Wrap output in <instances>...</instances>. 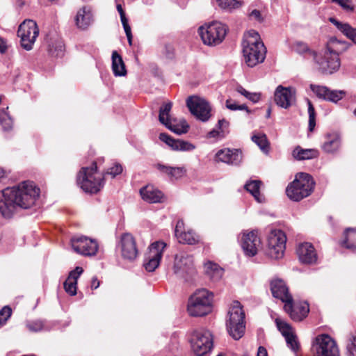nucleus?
<instances>
[{
  "label": "nucleus",
  "instance_id": "1",
  "mask_svg": "<svg viewBox=\"0 0 356 356\" xmlns=\"http://www.w3.org/2000/svg\"><path fill=\"white\" fill-rule=\"evenodd\" d=\"M40 195V189L32 181H24L17 186L0 191V213L10 218L17 207L28 209L34 205Z\"/></svg>",
  "mask_w": 356,
  "mask_h": 356
},
{
  "label": "nucleus",
  "instance_id": "2",
  "mask_svg": "<svg viewBox=\"0 0 356 356\" xmlns=\"http://www.w3.org/2000/svg\"><path fill=\"white\" fill-rule=\"evenodd\" d=\"M349 45L346 42L332 38L323 54H317L309 49L307 43L300 41L295 42L292 49L305 57H312L323 73L332 74L339 69L341 65L339 54L346 50Z\"/></svg>",
  "mask_w": 356,
  "mask_h": 356
},
{
  "label": "nucleus",
  "instance_id": "3",
  "mask_svg": "<svg viewBox=\"0 0 356 356\" xmlns=\"http://www.w3.org/2000/svg\"><path fill=\"white\" fill-rule=\"evenodd\" d=\"M213 307V293L207 289H200L189 298L187 312L191 316L200 317L210 314Z\"/></svg>",
  "mask_w": 356,
  "mask_h": 356
},
{
  "label": "nucleus",
  "instance_id": "4",
  "mask_svg": "<svg viewBox=\"0 0 356 356\" xmlns=\"http://www.w3.org/2000/svg\"><path fill=\"white\" fill-rule=\"evenodd\" d=\"M104 175L98 172L97 163L82 168L77 175L76 181L80 188L88 193H97L104 187Z\"/></svg>",
  "mask_w": 356,
  "mask_h": 356
},
{
  "label": "nucleus",
  "instance_id": "5",
  "mask_svg": "<svg viewBox=\"0 0 356 356\" xmlns=\"http://www.w3.org/2000/svg\"><path fill=\"white\" fill-rule=\"evenodd\" d=\"M266 48L260 35L254 30L246 33V65L253 67L264 61Z\"/></svg>",
  "mask_w": 356,
  "mask_h": 356
},
{
  "label": "nucleus",
  "instance_id": "6",
  "mask_svg": "<svg viewBox=\"0 0 356 356\" xmlns=\"http://www.w3.org/2000/svg\"><path fill=\"white\" fill-rule=\"evenodd\" d=\"M315 182L313 177L305 172L296 175L295 179L286 188L288 197L295 202H299L308 197L313 192Z\"/></svg>",
  "mask_w": 356,
  "mask_h": 356
},
{
  "label": "nucleus",
  "instance_id": "7",
  "mask_svg": "<svg viewBox=\"0 0 356 356\" xmlns=\"http://www.w3.org/2000/svg\"><path fill=\"white\" fill-rule=\"evenodd\" d=\"M228 30L225 24L213 21L200 26L198 33L204 44L214 47L223 42Z\"/></svg>",
  "mask_w": 356,
  "mask_h": 356
},
{
  "label": "nucleus",
  "instance_id": "8",
  "mask_svg": "<svg viewBox=\"0 0 356 356\" xmlns=\"http://www.w3.org/2000/svg\"><path fill=\"white\" fill-rule=\"evenodd\" d=\"M227 321V329L229 335L235 340L242 338L245 334V311L243 306L237 300L232 302Z\"/></svg>",
  "mask_w": 356,
  "mask_h": 356
},
{
  "label": "nucleus",
  "instance_id": "9",
  "mask_svg": "<svg viewBox=\"0 0 356 356\" xmlns=\"http://www.w3.org/2000/svg\"><path fill=\"white\" fill-rule=\"evenodd\" d=\"M191 349L197 356H204L213 348V335L207 329L194 330L190 339Z\"/></svg>",
  "mask_w": 356,
  "mask_h": 356
},
{
  "label": "nucleus",
  "instance_id": "10",
  "mask_svg": "<svg viewBox=\"0 0 356 356\" xmlns=\"http://www.w3.org/2000/svg\"><path fill=\"white\" fill-rule=\"evenodd\" d=\"M312 350L314 356H340L336 341L327 334L318 335L315 338Z\"/></svg>",
  "mask_w": 356,
  "mask_h": 356
},
{
  "label": "nucleus",
  "instance_id": "11",
  "mask_svg": "<svg viewBox=\"0 0 356 356\" xmlns=\"http://www.w3.org/2000/svg\"><path fill=\"white\" fill-rule=\"evenodd\" d=\"M267 254L272 259H279L284 255L286 236L280 229H273L268 235Z\"/></svg>",
  "mask_w": 356,
  "mask_h": 356
},
{
  "label": "nucleus",
  "instance_id": "12",
  "mask_svg": "<svg viewBox=\"0 0 356 356\" xmlns=\"http://www.w3.org/2000/svg\"><path fill=\"white\" fill-rule=\"evenodd\" d=\"M39 35V29L36 22L31 19L24 20L19 26L17 35L20 38L22 47L29 51Z\"/></svg>",
  "mask_w": 356,
  "mask_h": 356
},
{
  "label": "nucleus",
  "instance_id": "13",
  "mask_svg": "<svg viewBox=\"0 0 356 356\" xmlns=\"http://www.w3.org/2000/svg\"><path fill=\"white\" fill-rule=\"evenodd\" d=\"M172 106V102H169L165 103L160 108L159 115L160 122L165 125L168 129L179 135L187 133L189 126L185 120L177 122L176 120H172L170 118V112Z\"/></svg>",
  "mask_w": 356,
  "mask_h": 356
},
{
  "label": "nucleus",
  "instance_id": "14",
  "mask_svg": "<svg viewBox=\"0 0 356 356\" xmlns=\"http://www.w3.org/2000/svg\"><path fill=\"white\" fill-rule=\"evenodd\" d=\"M173 270L175 275L184 279L193 275L195 269L193 256L186 252L177 254L175 258Z\"/></svg>",
  "mask_w": 356,
  "mask_h": 356
},
{
  "label": "nucleus",
  "instance_id": "15",
  "mask_svg": "<svg viewBox=\"0 0 356 356\" xmlns=\"http://www.w3.org/2000/svg\"><path fill=\"white\" fill-rule=\"evenodd\" d=\"M186 105L191 113L198 120L206 122L210 118L211 107L204 99L197 96L189 97Z\"/></svg>",
  "mask_w": 356,
  "mask_h": 356
},
{
  "label": "nucleus",
  "instance_id": "16",
  "mask_svg": "<svg viewBox=\"0 0 356 356\" xmlns=\"http://www.w3.org/2000/svg\"><path fill=\"white\" fill-rule=\"evenodd\" d=\"M166 244L156 241L151 244L146 254L143 266L148 272H153L159 266Z\"/></svg>",
  "mask_w": 356,
  "mask_h": 356
},
{
  "label": "nucleus",
  "instance_id": "17",
  "mask_svg": "<svg viewBox=\"0 0 356 356\" xmlns=\"http://www.w3.org/2000/svg\"><path fill=\"white\" fill-rule=\"evenodd\" d=\"M118 249L124 259L133 261L138 253L135 238L129 233L123 234L120 238Z\"/></svg>",
  "mask_w": 356,
  "mask_h": 356
},
{
  "label": "nucleus",
  "instance_id": "18",
  "mask_svg": "<svg viewBox=\"0 0 356 356\" xmlns=\"http://www.w3.org/2000/svg\"><path fill=\"white\" fill-rule=\"evenodd\" d=\"M270 291L273 296L277 299H280L284 302V309L285 311L291 309V302L293 297L289 292V289L281 279H275L270 282Z\"/></svg>",
  "mask_w": 356,
  "mask_h": 356
},
{
  "label": "nucleus",
  "instance_id": "19",
  "mask_svg": "<svg viewBox=\"0 0 356 356\" xmlns=\"http://www.w3.org/2000/svg\"><path fill=\"white\" fill-rule=\"evenodd\" d=\"M73 250L82 255H95L98 250L97 243L86 236L74 237L71 240Z\"/></svg>",
  "mask_w": 356,
  "mask_h": 356
},
{
  "label": "nucleus",
  "instance_id": "20",
  "mask_svg": "<svg viewBox=\"0 0 356 356\" xmlns=\"http://www.w3.org/2000/svg\"><path fill=\"white\" fill-rule=\"evenodd\" d=\"M262 249L261 241L258 234L257 230H252L246 233V257H256L253 261L261 262L260 253Z\"/></svg>",
  "mask_w": 356,
  "mask_h": 356
},
{
  "label": "nucleus",
  "instance_id": "21",
  "mask_svg": "<svg viewBox=\"0 0 356 356\" xmlns=\"http://www.w3.org/2000/svg\"><path fill=\"white\" fill-rule=\"evenodd\" d=\"M309 88L318 99L333 103L338 102L345 95L343 90H332L324 86L310 84Z\"/></svg>",
  "mask_w": 356,
  "mask_h": 356
},
{
  "label": "nucleus",
  "instance_id": "22",
  "mask_svg": "<svg viewBox=\"0 0 356 356\" xmlns=\"http://www.w3.org/2000/svg\"><path fill=\"white\" fill-rule=\"evenodd\" d=\"M275 102L280 107L289 108L296 102V90L278 86L275 91Z\"/></svg>",
  "mask_w": 356,
  "mask_h": 356
},
{
  "label": "nucleus",
  "instance_id": "23",
  "mask_svg": "<svg viewBox=\"0 0 356 356\" xmlns=\"http://www.w3.org/2000/svg\"><path fill=\"white\" fill-rule=\"evenodd\" d=\"M175 234L178 241L181 243L195 245L200 242V236L193 230L188 229L185 231L184 223L182 220L177 221Z\"/></svg>",
  "mask_w": 356,
  "mask_h": 356
},
{
  "label": "nucleus",
  "instance_id": "24",
  "mask_svg": "<svg viewBox=\"0 0 356 356\" xmlns=\"http://www.w3.org/2000/svg\"><path fill=\"white\" fill-rule=\"evenodd\" d=\"M216 160L232 165H238L242 160V152L238 149L225 148L216 154Z\"/></svg>",
  "mask_w": 356,
  "mask_h": 356
},
{
  "label": "nucleus",
  "instance_id": "25",
  "mask_svg": "<svg viewBox=\"0 0 356 356\" xmlns=\"http://www.w3.org/2000/svg\"><path fill=\"white\" fill-rule=\"evenodd\" d=\"M297 254L301 263L312 264L317 261L316 250L310 243H300L297 248Z\"/></svg>",
  "mask_w": 356,
  "mask_h": 356
},
{
  "label": "nucleus",
  "instance_id": "26",
  "mask_svg": "<svg viewBox=\"0 0 356 356\" xmlns=\"http://www.w3.org/2000/svg\"><path fill=\"white\" fill-rule=\"evenodd\" d=\"M229 133V122L219 120L215 127L207 134L206 138L211 142H218L225 138Z\"/></svg>",
  "mask_w": 356,
  "mask_h": 356
},
{
  "label": "nucleus",
  "instance_id": "27",
  "mask_svg": "<svg viewBox=\"0 0 356 356\" xmlns=\"http://www.w3.org/2000/svg\"><path fill=\"white\" fill-rule=\"evenodd\" d=\"M159 139L175 151L191 152L195 148V146L191 143L182 140H175L165 133L160 134Z\"/></svg>",
  "mask_w": 356,
  "mask_h": 356
},
{
  "label": "nucleus",
  "instance_id": "28",
  "mask_svg": "<svg viewBox=\"0 0 356 356\" xmlns=\"http://www.w3.org/2000/svg\"><path fill=\"white\" fill-rule=\"evenodd\" d=\"M143 200L149 203L161 202L164 199L163 194L153 186H146L140 190Z\"/></svg>",
  "mask_w": 356,
  "mask_h": 356
},
{
  "label": "nucleus",
  "instance_id": "29",
  "mask_svg": "<svg viewBox=\"0 0 356 356\" xmlns=\"http://www.w3.org/2000/svg\"><path fill=\"white\" fill-rule=\"evenodd\" d=\"M75 22L79 29H86L93 22L91 9L86 6L80 8L76 15Z\"/></svg>",
  "mask_w": 356,
  "mask_h": 356
},
{
  "label": "nucleus",
  "instance_id": "30",
  "mask_svg": "<svg viewBox=\"0 0 356 356\" xmlns=\"http://www.w3.org/2000/svg\"><path fill=\"white\" fill-rule=\"evenodd\" d=\"M154 167L161 173L167 175L171 180L180 179L186 172L184 167H172L161 163H156Z\"/></svg>",
  "mask_w": 356,
  "mask_h": 356
},
{
  "label": "nucleus",
  "instance_id": "31",
  "mask_svg": "<svg viewBox=\"0 0 356 356\" xmlns=\"http://www.w3.org/2000/svg\"><path fill=\"white\" fill-rule=\"evenodd\" d=\"M83 271V270L81 267H76L74 270L70 273L68 277L64 282L65 290L70 296H74L76 294L77 280L82 274Z\"/></svg>",
  "mask_w": 356,
  "mask_h": 356
},
{
  "label": "nucleus",
  "instance_id": "32",
  "mask_svg": "<svg viewBox=\"0 0 356 356\" xmlns=\"http://www.w3.org/2000/svg\"><path fill=\"white\" fill-rule=\"evenodd\" d=\"M263 11L264 6L261 3L256 5L251 4L248 7V14L246 19L254 25L260 24L264 22L265 19Z\"/></svg>",
  "mask_w": 356,
  "mask_h": 356
},
{
  "label": "nucleus",
  "instance_id": "33",
  "mask_svg": "<svg viewBox=\"0 0 356 356\" xmlns=\"http://www.w3.org/2000/svg\"><path fill=\"white\" fill-rule=\"evenodd\" d=\"M262 185V181L259 179L246 181V191L249 192L252 195L254 200L260 204L266 202L264 195L260 192V188Z\"/></svg>",
  "mask_w": 356,
  "mask_h": 356
},
{
  "label": "nucleus",
  "instance_id": "34",
  "mask_svg": "<svg viewBox=\"0 0 356 356\" xmlns=\"http://www.w3.org/2000/svg\"><path fill=\"white\" fill-rule=\"evenodd\" d=\"M341 145V138L337 133L327 134L325 136V141L322 149L327 153H333L339 149Z\"/></svg>",
  "mask_w": 356,
  "mask_h": 356
},
{
  "label": "nucleus",
  "instance_id": "35",
  "mask_svg": "<svg viewBox=\"0 0 356 356\" xmlns=\"http://www.w3.org/2000/svg\"><path fill=\"white\" fill-rule=\"evenodd\" d=\"M292 156L296 161L309 160L317 158L318 152L316 149H304L297 145L292 151Z\"/></svg>",
  "mask_w": 356,
  "mask_h": 356
},
{
  "label": "nucleus",
  "instance_id": "36",
  "mask_svg": "<svg viewBox=\"0 0 356 356\" xmlns=\"http://www.w3.org/2000/svg\"><path fill=\"white\" fill-rule=\"evenodd\" d=\"M330 22L335 25L337 28L348 38L351 40L356 44V28L352 27L348 23H342L335 18H330Z\"/></svg>",
  "mask_w": 356,
  "mask_h": 356
},
{
  "label": "nucleus",
  "instance_id": "37",
  "mask_svg": "<svg viewBox=\"0 0 356 356\" xmlns=\"http://www.w3.org/2000/svg\"><path fill=\"white\" fill-rule=\"evenodd\" d=\"M112 70L116 76H125L127 70L122 58L116 51L112 53Z\"/></svg>",
  "mask_w": 356,
  "mask_h": 356
},
{
  "label": "nucleus",
  "instance_id": "38",
  "mask_svg": "<svg viewBox=\"0 0 356 356\" xmlns=\"http://www.w3.org/2000/svg\"><path fill=\"white\" fill-rule=\"evenodd\" d=\"M47 51L54 56H60L63 51V42L58 38H51L47 40Z\"/></svg>",
  "mask_w": 356,
  "mask_h": 356
},
{
  "label": "nucleus",
  "instance_id": "39",
  "mask_svg": "<svg viewBox=\"0 0 356 356\" xmlns=\"http://www.w3.org/2000/svg\"><path fill=\"white\" fill-rule=\"evenodd\" d=\"M204 270L214 281L220 280L223 275V269L210 261L204 263Z\"/></svg>",
  "mask_w": 356,
  "mask_h": 356
},
{
  "label": "nucleus",
  "instance_id": "40",
  "mask_svg": "<svg viewBox=\"0 0 356 356\" xmlns=\"http://www.w3.org/2000/svg\"><path fill=\"white\" fill-rule=\"evenodd\" d=\"M253 143H254L261 149V151L268 155L270 152V143L266 134L263 133H254L251 137Z\"/></svg>",
  "mask_w": 356,
  "mask_h": 356
},
{
  "label": "nucleus",
  "instance_id": "41",
  "mask_svg": "<svg viewBox=\"0 0 356 356\" xmlns=\"http://www.w3.org/2000/svg\"><path fill=\"white\" fill-rule=\"evenodd\" d=\"M344 239L341 241V245L352 250H356V229L347 228L344 231Z\"/></svg>",
  "mask_w": 356,
  "mask_h": 356
},
{
  "label": "nucleus",
  "instance_id": "42",
  "mask_svg": "<svg viewBox=\"0 0 356 356\" xmlns=\"http://www.w3.org/2000/svg\"><path fill=\"white\" fill-rule=\"evenodd\" d=\"M218 6L229 13H232L239 8L243 5L242 0H216Z\"/></svg>",
  "mask_w": 356,
  "mask_h": 356
},
{
  "label": "nucleus",
  "instance_id": "43",
  "mask_svg": "<svg viewBox=\"0 0 356 356\" xmlns=\"http://www.w3.org/2000/svg\"><path fill=\"white\" fill-rule=\"evenodd\" d=\"M309 309L307 305L294 308L293 301L291 302V309L290 311L286 312L289 314V316L293 320L299 321L307 316V314L309 313Z\"/></svg>",
  "mask_w": 356,
  "mask_h": 356
},
{
  "label": "nucleus",
  "instance_id": "44",
  "mask_svg": "<svg viewBox=\"0 0 356 356\" xmlns=\"http://www.w3.org/2000/svg\"><path fill=\"white\" fill-rule=\"evenodd\" d=\"M275 322L278 330L282 333L284 338L293 333L291 326L284 321L277 318Z\"/></svg>",
  "mask_w": 356,
  "mask_h": 356
},
{
  "label": "nucleus",
  "instance_id": "45",
  "mask_svg": "<svg viewBox=\"0 0 356 356\" xmlns=\"http://www.w3.org/2000/svg\"><path fill=\"white\" fill-rule=\"evenodd\" d=\"M308 106L309 124L308 129L310 132L313 131L316 126V112L314 107L309 99H307Z\"/></svg>",
  "mask_w": 356,
  "mask_h": 356
},
{
  "label": "nucleus",
  "instance_id": "46",
  "mask_svg": "<svg viewBox=\"0 0 356 356\" xmlns=\"http://www.w3.org/2000/svg\"><path fill=\"white\" fill-rule=\"evenodd\" d=\"M346 356H356V332L349 338L346 346Z\"/></svg>",
  "mask_w": 356,
  "mask_h": 356
},
{
  "label": "nucleus",
  "instance_id": "47",
  "mask_svg": "<svg viewBox=\"0 0 356 356\" xmlns=\"http://www.w3.org/2000/svg\"><path fill=\"white\" fill-rule=\"evenodd\" d=\"M0 123L4 130H9L13 126V120L5 110L0 113Z\"/></svg>",
  "mask_w": 356,
  "mask_h": 356
},
{
  "label": "nucleus",
  "instance_id": "48",
  "mask_svg": "<svg viewBox=\"0 0 356 356\" xmlns=\"http://www.w3.org/2000/svg\"><path fill=\"white\" fill-rule=\"evenodd\" d=\"M287 346L293 352L296 353L300 348V343L298 341L296 336L292 333L291 334L285 337Z\"/></svg>",
  "mask_w": 356,
  "mask_h": 356
},
{
  "label": "nucleus",
  "instance_id": "49",
  "mask_svg": "<svg viewBox=\"0 0 356 356\" xmlns=\"http://www.w3.org/2000/svg\"><path fill=\"white\" fill-rule=\"evenodd\" d=\"M226 107L232 111L244 110L245 104H241L239 100L231 97L226 101Z\"/></svg>",
  "mask_w": 356,
  "mask_h": 356
},
{
  "label": "nucleus",
  "instance_id": "50",
  "mask_svg": "<svg viewBox=\"0 0 356 356\" xmlns=\"http://www.w3.org/2000/svg\"><path fill=\"white\" fill-rule=\"evenodd\" d=\"M12 315V309L9 306H4L0 310V327L4 325Z\"/></svg>",
  "mask_w": 356,
  "mask_h": 356
},
{
  "label": "nucleus",
  "instance_id": "51",
  "mask_svg": "<svg viewBox=\"0 0 356 356\" xmlns=\"http://www.w3.org/2000/svg\"><path fill=\"white\" fill-rule=\"evenodd\" d=\"M120 19H121V22L122 24L124 32L126 33L128 42H129V44L131 45V41H132V34H131V27L128 24V19L126 17L125 15H122L120 16Z\"/></svg>",
  "mask_w": 356,
  "mask_h": 356
},
{
  "label": "nucleus",
  "instance_id": "52",
  "mask_svg": "<svg viewBox=\"0 0 356 356\" xmlns=\"http://www.w3.org/2000/svg\"><path fill=\"white\" fill-rule=\"evenodd\" d=\"M26 326L28 329L32 332H39L44 328L43 322L40 320L29 322Z\"/></svg>",
  "mask_w": 356,
  "mask_h": 356
},
{
  "label": "nucleus",
  "instance_id": "53",
  "mask_svg": "<svg viewBox=\"0 0 356 356\" xmlns=\"http://www.w3.org/2000/svg\"><path fill=\"white\" fill-rule=\"evenodd\" d=\"M122 172V167L120 164H115L114 166L109 168L107 172H106V175H110L113 178L116 175H120Z\"/></svg>",
  "mask_w": 356,
  "mask_h": 356
},
{
  "label": "nucleus",
  "instance_id": "54",
  "mask_svg": "<svg viewBox=\"0 0 356 356\" xmlns=\"http://www.w3.org/2000/svg\"><path fill=\"white\" fill-rule=\"evenodd\" d=\"M332 2L338 3L343 9L349 11L353 10L350 0H331Z\"/></svg>",
  "mask_w": 356,
  "mask_h": 356
},
{
  "label": "nucleus",
  "instance_id": "55",
  "mask_svg": "<svg viewBox=\"0 0 356 356\" xmlns=\"http://www.w3.org/2000/svg\"><path fill=\"white\" fill-rule=\"evenodd\" d=\"M261 92H250L246 90V99L253 104L259 102L261 99Z\"/></svg>",
  "mask_w": 356,
  "mask_h": 356
},
{
  "label": "nucleus",
  "instance_id": "56",
  "mask_svg": "<svg viewBox=\"0 0 356 356\" xmlns=\"http://www.w3.org/2000/svg\"><path fill=\"white\" fill-rule=\"evenodd\" d=\"M238 243L241 248L245 250V232L242 231L238 236Z\"/></svg>",
  "mask_w": 356,
  "mask_h": 356
},
{
  "label": "nucleus",
  "instance_id": "57",
  "mask_svg": "<svg viewBox=\"0 0 356 356\" xmlns=\"http://www.w3.org/2000/svg\"><path fill=\"white\" fill-rule=\"evenodd\" d=\"M7 49V43L6 41L0 37V53L6 52Z\"/></svg>",
  "mask_w": 356,
  "mask_h": 356
},
{
  "label": "nucleus",
  "instance_id": "58",
  "mask_svg": "<svg viewBox=\"0 0 356 356\" xmlns=\"http://www.w3.org/2000/svg\"><path fill=\"white\" fill-rule=\"evenodd\" d=\"M257 356H268L266 349L263 346H259L257 351Z\"/></svg>",
  "mask_w": 356,
  "mask_h": 356
},
{
  "label": "nucleus",
  "instance_id": "59",
  "mask_svg": "<svg viewBox=\"0 0 356 356\" xmlns=\"http://www.w3.org/2000/svg\"><path fill=\"white\" fill-rule=\"evenodd\" d=\"M99 282L98 281V280L96 277L92 278L91 282V288L96 289L99 287Z\"/></svg>",
  "mask_w": 356,
  "mask_h": 356
},
{
  "label": "nucleus",
  "instance_id": "60",
  "mask_svg": "<svg viewBox=\"0 0 356 356\" xmlns=\"http://www.w3.org/2000/svg\"><path fill=\"white\" fill-rule=\"evenodd\" d=\"M237 95H241V96H245V90L241 87L236 92L234 95V97H235Z\"/></svg>",
  "mask_w": 356,
  "mask_h": 356
},
{
  "label": "nucleus",
  "instance_id": "61",
  "mask_svg": "<svg viewBox=\"0 0 356 356\" xmlns=\"http://www.w3.org/2000/svg\"><path fill=\"white\" fill-rule=\"evenodd\" d=\"M117 10L120 14V15L121 16L122 15H125V13L122 7V6L120 4H118L117 5Z\"/></svg>",
  "mask_w": 356,
  "mask_h": 356
},
{
  "label": "nucleus",
  "instance_id": "62",
  "mask_svg": "<svg viewBox=\"0 0 356 356\" xmlns=\"http://www.w3.org/2000/svg\"><path fill=\"white\" fill-rule=\"evenodd\" d=\"M166 49L168 50V54H167V56L168 57H170L171 54H172L173 53V49L172 48L171 46H168L166 47Z\"/></svg>",
  "mask_w": 356,
  "mask_h": 356
},
{
  "label": "nucleus",
  "instance_id": "63",
  "mask_svg": "<svg viewBox=\"0 0 356 356\" xmlns=\"http://www.w3.org/2000/svg\"><path fill=\"white\" fill-rule=\"evenodd\" d=\"M6 175V171L2 169V168H0V180L1 179H3Z\"/></svg>",
  "mask_w": 356,
  "mask_h": 356
},
{
  "label": "nucleus",
  "instance_id": "64",
  "mask_svg": "<svg viewBox=\"0 0 356 356\" xmlns=\"http://www.w3.org/2000/svg\"><path fill=\"white\" fill-rule=\"evenodd\" d=\"M216 356H227L226 354L223 353H218Z\"/></svg>",
  "mask_w": 356,
  "mask_h": 356
}]
</instances>
